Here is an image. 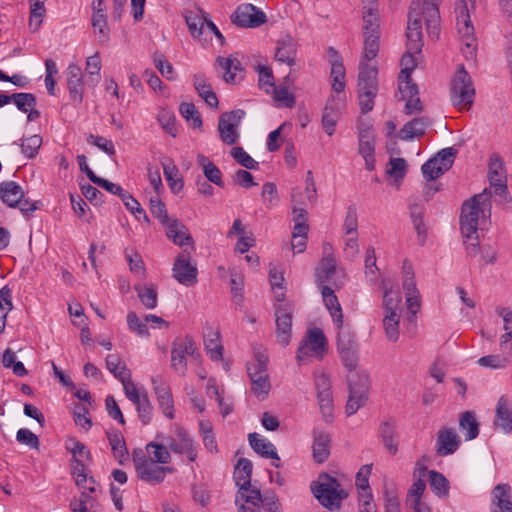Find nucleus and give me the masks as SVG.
Segmentation results:
<instances>
[{
  "mask_svg": "<svg viewBox=\"0 0 512 512\" xmlns=\"http://www.w3.org/2000/svg\"><path fill=\"white\" fill-rule=\"evenodd\" d=\"M421 14H424L429 35L438 37L440 32V16L437 3L433 0H424L423 3L419 0L412 1L406 31L407 51L401 59L402 68L398 76L399 83L412 81L411 73L417 66V59L414 55L420 53L423 47Z\"/></svg>",
  "mask_w": 512,
  "mask_h": 512,
  "instance_id": "obj_1",
  "label": "nucleus"
},
{
  "mask_svg": "<svg viewBox=\"0 0 512 512\" xmlns=\"http://www.w3.org/2000/svg\"><path fill=\"white\" fill-rule=\"evenodd\" d=\"M491 192L484 189L462 205L460 229L465 238L466 252L475 257L479 254L478 229H483L491 216Z\"/></svg>",
  "mask_w": 512,
  "mask_h": 512,
  "instance_id": "obj_2",
  "label": "nucleus"
},
{
  "mask_svg": "<svg viewBox=\"0 0 512 512\" xmlns=\"http://www.w3.org/2000/svg\"><path fill=\"white\" fill-rule=\"evenodd\" d=\"M383 290L384 318L383 327L389 341L396 342L399 339V324L402 313V296L398 290H394V283L390 279L381 281Z\"/></svg>",
  "mask_w": 512,
  "mask_h": 512,
  "instance_id": "obj_3",
  "label": "nucleus"
},
{
  "mask_svg": "<svg viewBox=\"0 0 512 512\" xmlns=\"http://www.w3.org/2000/svg\"><path fill=\"white\" fill-rule=\"evenodd\" d=\"M311 493L319 503L330 511L339 510L347 492L339 481L327 473H320L310 485Z\"/></svg>",
  "mask_w": 512,
  "mask_h": 512,
  "instance_id": "obj_4",
  "label": "nucleus"
},
{
  "mask_svg": "<svg viewBox=\"0 0 512 512\" xmlns=\"http://www.w3.org/2000/svg\"><path fill=\"white\" fill-rule=\"evenodd\" d=\"M476 0H458L455 5L456 27L462 41V53L466 59H474L477 42L474 27L470 19V11L475 9Z\"/></svg>",
  "mask_w": 512,
  "mask_h": 512,
  "instance_id": "obj_5",
  "label": "nucleus"
},
{
  "mask_svg": "<svg viewBox=\"0 0 512 512\" xmlns=\"http://www.w3.org/2000/svg\"><path fill=\"white\" fill-rule=\"evenodd\" d=\"M254 361L247 364V373L250 378L251 391L260 400H265L271 390L269 374L267 372L268 355L262 346H254Z\"/></svg>",
  "mask_w": 512,
  "mask_h": 512,
  "instance_id": "obj_6",
  "label": "nucleus"
},
{
  "mask_svg": "<svg viewBox=\"0 0 512 512\" xmlns=\"http://www.w3.org/2000/svg\"><path fill=\"white\" fill-rule=\"evenodd\" d=\"M378 69L374 65L360 62L358 74V100L362 113L370 112L378 93Z\"/></svg>",
  "mask_w": 512,
  "mask_h": 512,
  "instance_id": "obj_7",
  "label": "nucleus"
},
{
  "mask_svg": "<svg viewBox=\"0 0 512 512\" xmlns=\"http://www.w3.org/2000/svg\"><path fill=\"white\" fill-rule=\"evenodd\" d=\"M252 462L247 458H240L234 469V480L238 487L235 503L237 507L243 502H250L260 499V490L251 484Z\"/></svg>",
  "mask_w": 512,
  "mask_h": 512,
  "instance_id": "obj_8",
  "label": "nucleus"
},
{
  "mask_svg": "<svg viewBox=\"0 0 512 512\" xmlns=\"http://www.w3.org/2000/svg\"><path fill=\"white\" fill-rule=\"evenodd\" d=\"M132 459L137 476L150 484H159L164 481L167 473H172L173 468L160 466L155 461L148 459L142 449H134Z\"/></svg>",
  "mask_w": 512,
  "mask_h": 512,
  "instance_id": "obj_9",
  "label": "nucleus"
},
{
  "mask_svg": "<svg viewBox=\"0 0 512 512\" xmlns=\"http://www.w3.org/2000/svg\"><path fill=\"white\" fill-rule=\"evenodd\" d=\"M475 88L463 65L457 69L451 83V100L459 109H469L474 100Z\"/></svg>",
  "mask_w": 512,
  "mask_h": 512,
  "instance_id": "obj_10",
  "label": "nucleus"
},
{
  "mask_svg": "<svg viewBox=\"0 0 512 512\" xmlns=\"http://www.w3.org/2000/svg\"><path fill=\"white\" fill-rule=\"evenodd\" d=\"M349 397L345 407L348 416L355 414L366 402L369 377L366 373L348 375Z\"/></svg>",
  "mask_w": 512,
  "mask_h": 512,
  "instance_id": "obj_11",
  "label": "nucleus"
},
{
  "mask_svg": "<svg viewBox=\"0 0 512 512\" xmlns=\"http://www.w3.org/2000/svg\"><path fill=\"white\" fill-rule=\"evenodd\" d=\"M245 116V111L236 109L224 112L218 119L217 130L221 141L227 145H234L239 141V126Z\"/></svg>",
  "mask_w": 512,
  "mask_h": 512,
  "instance_id": "obj_12",
  "label": "nucleus"
},
{
  "mask_svg": "<svg viewBox=\"0 0 512 512\" xmlns=\"http://www.w3.org/2000/svg\"><path fill=\"white\" fill-rule=\"evenodd\" d=\"M489 192L508 201L507 175L503 159L498 154H492L488 163Z\"/></svg>",
  "mask_w": 512,
  "mask_h": 512,
  "instance_id": "obj_13",
  "label": "nucleus"
},
{
  "mask_svg": "<svg viewBox=\"0 0 512 512\" xmlns=\"http://www.w3.org/2000/svg\"><path fill=\"white\" fill-rule=\"evenodd\" d=\"M454 157V148L449 147L442 149L422 165L421 170L424 178L428 182L439 178L452 167Z\"/></svg>",
  "mask_w": 512,
  "mask_h": 512,
  "instance_id": "obj_14",
  "label": "nucleus"
},
{
  "mask_svg": "<svg viewBox=\"0 0 512 512\" xmlns=\"http://www.w3.org/2000/svg\"><path fill=\"white\" fill-rule=\"evenodd\" d=\"M196 353V346L190 336L176 338L172 343L171 366L182 375L187 370V356H193Z\"/></svg>",
  "mask_w": 512,
  "mask_h": 512,
  "instance_id": "obj_15",
  "label": "nucleus"
},
{
  "mask_svg": "<svg viewBox=\"0 0 512 512\" xmlns=\"http://www.w3.org/2000/svg\"><path fill=\"white\" fill-rule=\"evenodd\" d=\"M231 21L238 27L255 28L266 22V15L254 5L245 3L236 8L231 15Z\"/></svg>",
  "mask_w": 512,
  "mask_h": 512,
  "instance_id": "obj_16",
  "label": "nucleus"
},
{
  "mask_svg": "<svg viewBox=\"0 0 512 512\" xmlns=\"http://www.w3.org/2000/svg\"><path fill=\"white\" fill-rule=\"evenodd\" d=\"M126 397L135 405L140 421L147 425L153 415V406L144 389H139L135 384H129L124 391Z\"/></svg>",
  "mask_w": 512,
  "mask_h": 512,
  "instance_id": "obj_17",
  "label": "nucleus"
},
{
  "mask_svg": "<svg viewBox=\"0 0 512 512\" xmlns=\"http://www.w3.org/2000/svg\"><path fill=\"white\" fill-rule=\"evenodd\" d=\"M173 277L187 287L197 283V267L191 263V256L187 253L180 254L172 268Z\"/></svg>",
  "mask_w": 512,
  "mask_h": 512,
  "instance_id": "obj_18",
  "label": "nucleus"
},
{
  "mask_svg": "<svg viewBox=\"0 0 512 512\" xmlns=\"http://www.w3.org/2000/svg\"><path fill=\"white\" fill-rule=\"evenodd\" d=\"M166 444L171 451L177 454H185L192 462L197 458L194 442L183 428L178 427L175 437H168Z\"/></svg>",
  "mask_w": 512,
  "mask_h": 512,
  "instance_id": "obj_19",
  "label": "nucleus"
},
{
  "mask_svg": "<svg viewBox=\"0 0 512 512\" xmlns=\"http://www.w3.org/2000/svg\"><path fill=\"white\" fill-rule=\"evenodd\" d=\"M151 381L159 408L167 418L173 419L174 401L169 385L160 376L152 377Z\"/></svg>",
  "mask_w": 512,
  "mask_h": 512,
  "instance_id": "obj_20",
  "label": "nucleus"
},
{
  "mask_svg": "<svg viewBox=\"0 0 512 512\" xmlns=\"http://www.w3.org/2000/svg\"><path fill=\"white\" fill-rule=\"evenodd\" d=\"M282 512V505L278 497L274 493L265 494L260 493V499L253 501V504L243 502L238 507V512Z\"/></svg>",
  "mask_w": 512,
  "mask_h": 512,
  "instance_id": "obj_21",
  "label": "nucleus"
},
{
  "mask_svg": "<svg viewBox=\"0 0 512 512\" xmlns=\"http://www.w3.org/2000/svg\"><path fill=\"white\" fill-rule=\"evenodd\" d=\"M401 100H405V113L412 115L419 113L423 110V105L419 98V91L417 85L413 81H406L405 83H399L398 86Z\"/></svg>",
  "mask_w": 512,
  "mask_h": 512,
  "instance_id": "obj_22",
  "label": "nucleus"
},
{
  "mask_svg": "<svg viewBox=\"0 0 512 512\" xmlns=\"http://www.w3.org/2000/svg\"><path fill=\"white\" fill-rule=\"evenodd\" d=\"M491 512H512V495L509 484L496 485L491 492Z\"/></svg>",
  "mask_w": 512,
  "mask_h": 512,
  "instance_id": "obj_23",
  "label": "nucleus"
},
{
  "mask_svg": "<svg viewBox=\"0 0 512 512\" xmlns=\"http://www.w3.org/2000/svg\"><path fill=\"white\" fill-rule=\"evenodd\" d=\"M459 445L460 438L452 428L444 427L438 431L435 449L439 456L453 454Z\"/></svg>",
  "mask_w": 512,
  "mask_h": 512,
  "instance_id": "obj_24",
  "label": "nucleus"
},
{
  "mask_svg": "<svg viewBox=\"0 0 512 512\" xmlns=\"http://www.w3.org/2000/svg\"><path fill=\"white\" fill-rule=\"evenodd\" d=\"M292 332V314L285 307L276 308V338L282 346L290 343Z\"/></svg>",
  "mask_w": 512,
  "mask_h": 512,
  "instance_id": "obj_25",
  "label": "nucleus"
},
{
  "mask_svg": "<svg viewBox=\"0 0 512 512\" xmlns=\"http://www.w3.org/2000/svg\"><path fill=\"white\" fill-rule=\"evenodd\" d=\"M297 42L290 35L281 37L275 47V59L288 66L296 64Z\"/></svg>",
  "mask_w": 512,
  "mask_h": 512,
  "instance_id": "obj_26",
  "label": "nucleus"
},
{
  "mask_svg": "<svg viewBox=\"0 0 512 512\" xmlns=\"http://www.w3.org/2000/svg\"><path fill=\"white\" fill-rule=\"evenodd\" d=\"M67 87L73 101L80 103L83 99V75L77 64H70L66 69Z\"/></svg>",
  "mask_w": 512,
  "mask_h": 512,
  "instance_id": "obj_27",
  "label": "nucleus"
},
{
  "mask_svg": "<svg viewBox=\"0 0 512 512\" xmlns=\"http://www.w3.org/2000/svg\"><path fill=\"white\" fill-rule=\"evenodd\" d=\"M494 426L506 434L512 431V405L506 396H501L497 402Z\"/></svg>",
  "mask_w": 512,
  "mask_h": 512,
  "instance_id": "obj_28",
  "label": "nucleus"
},
{
  "mask_svg": "<svg viewBox=\"0 0 512 512\" xmlns=\"http://www.w3.org/2000/svg\"><path fill=\"white\" fill-rule=\"evenodd\" d=\"M331 62L332 89L336 93H341L345 89V68L338 52L330 47L328 49Z\"/></svg>",
  "mask_w": 512,
  "mask_h": 512,
  "instance_id": "obj_29",
  "label": "nucleus"
},
{
  "mask_svg": "<svg viewBox=\"0 0 512 512\" xmlns=\"http://www.w3.org/2000/svg\"><path fill=\"white\" fill-rule=\"evenodd\" d=\"M341 98H330L323 111L322 126L327 135L332 136L335 132V126L340 116Z\"/></svg>",
  "mask_w": 512,
  "mask_h": 512,
  "instance_id": "obj_30",
  "label": "nucleus"
},
{
  "mask_svg": "<svg viewBox=\"0 0 512 512\" xmlns=\"http://www.w3.org/2000/svg\"><path fill=\"white\" fill-rule=\"evenodd\" d=\"M105 362L106 368L109 372H111L122 383L124 391L129 384H134L131 380L130 370L118 355H108Z\"/></svg>",
  "mask_w": 512,
  "mask_h": 512,
  "instance_id": "obj_31",
  "label": "nucleus"
},
{
  "mask_svg": "<svg viewBox=\"0 0 512 512\" xmlns=\"http://www.w3.org/2000/svg\"><path fill=\"white\" fill-rule=\"evenodd\" d=\"M430 121L426 117H416L403 125L399 131V138L404 141L419 138L425 134Z\"/></svg>",
  "mask_w": 512,
  "mask_h": 512,
  "instance_id": "obj_32",
  "label": "nucleus"
},
{
  "mask_svg": "<svg viewBox=\"0 0 512 512\" xmlns=\"http://www.w3.org/2000/svg\"><path fill=\"white\" fill-rule=\"evenodd\" d=\"M24 197L22 187L15 181H5L0 184V199L10 208H16Z\"/></svg>",
  "mask_w": 512,
  "mask_h": 512,
  "instance_id": "obj_33",
  "label": "nucleus"
},
{
  "mask_svg": "<svg viewBox=\"0 0 512 512\" xmlns=\"http://www.w3.org/2000/svg\"><path fill=\"white\" fill-rule=\"evenodd\" d=\"M193 86L198 95L205 101L211 108L218 107V98L213 91L211 84L203 74H195L193 76Z\"/></svg>",
  "mask_w": 512,
  "mask_h": 512,
  "instance_id": "obj_34",
  "label": "nucleus"
},
{
  "mask_svg": "<svg viewBox=\"0 0 512 512\" xmlns=\"http://www.w3.org/2000/svg\"><path fill=\"white\" fill-rule=\"evenodd\" d=\"M248 440L250 446L256 453L260 454L264 458H271L273 460L279 461V456L272 442L260 437V435L257 433H250L248 435Z\"/></svg>",
  "mask_w": 512,
  "mask_h": 512,
  "instance_id": "obj_35",
  "label": "nucleus"
},
{
  "mask_svg": "<svg viewBox=\"0 0 512 512\" xmlns=\"http://www.w3.org/2000/svg\"><path fill=\"white\" fill-rule=\"evenodd\" d=\"M321 294L323 297L324 304L336 325H341L343 322V314L340 303L334 291L329 287L322 285Z\"/></svg>",
  "mask_w": 512,
  "mask_h": 512,
  "instance_id": "obj_36",
  "label": "nucleus"
},
{
  "mask_svg": "<svg viewBox=\"0 0 512 512\" xmlns=\"http://www.w3.org/2000/svg\"><path fill=\"white\" fill-rule=\"evenodd\" d=\"M112 453L119 464H124L129 459L128 449L122 434L117 430L106 432Z\"/></svg>",
  "mask_w": 512,
  "mask_h": 512,
  "instance_id": "obj_37",
  "label": "nucleus"
},
{
  "mask_svg": "<svg viewBox=\"0 0 512 512\" xmlns=\"http://www.w3.org/2000/svg\"><path fill=\"white\" fill-rule=\"evenodd\" d=\"M363 35L380 34V17L377 5L371 3L363 10Z\"/></svg>",
  "mask_w": 512,
  "mask_h": 512,
  "instance_id": "obj_38",
  "label": "nucleus"
},
{
  "mask_svg": "<svg viewBox=\"0 0 512 512\" xmlns=\"http://www.w3.org/2000/svg\"><path fill=\"white\" fill-rule=\"evenodd\" d=\"M204 345L207 354L212 360H222L223 346L220 342V332L217 329H209L204 336Z\"/></svg>",
  "mask_w": 512,
  "mask_h": 512,
  "instance_id": "obj_39",
  "label": "nucleus"
},
{
  "mask_svg": "<svg viewBox=\"0 0 512 512\" xmlns=\"http://www.w3.org/2000/svg\"><path fill=\"white\" fill-rule=\"evenodd\" d=\"M459 428L466 441L475 439L479 435V422L474 412L466 411L459 418Z\"/></svg>",
  "mask_w": 512,
  "mask_h": 512,
  "instance_id": "obj_40",
  "label": "nucleus"
},
{
  "mask_svg": "<svg viewBox=\"0 0 512 512\" xmlns=\"http://www.w3.org/2000/svg\"><path fill=\"white\" fill-rule=\"evenodd\" d=\"M216 64L224 70L223 79L227 83L237 82V72L243 70L241 62L237 58L218 57Z\"/></svg>",
  "mask_w": 512,
  "mask_h": 512,
  "instance_id": "obj_41",
  "label": "nucleus"
},
{
  "mask_svg": "<svg viewBox=\"0 0 512 512\" xmlns=\"http://www.w3.org/2000/svg\"><path fill=\"white\" fill-rule=\"evenodd\" d=\"M331 438L328 434L320 432L315 434L313 443V458L317 463L325 462L330 455Z\"/></svg>",
  "mask_w": 512,
  "mask_h": 512,
  "instance_id": "obj_42",
  "label": "nucleus"
},
{
  "mask_svg": "<svg viewBox=\"0 0 512 512\" xmlns=\"http://www.w3.org/2000/svg\"><path fill=\"white\" fill-rule=\"evenodd\" d=\"M311 348V351L317 357H322L327 348V341L323 331L320 328H313L308 331L304 339Z\"/></svg>",
  "mask_w": 512,
  "mask_h": 512,
  "instance_id": "obj_43",
  "label": "nucleus"
},
{
  "mask_svg": "<svg viewBox=\"0 0 512 512\" xmlns=\"http://www.w3.org/2000/svg\"><path fill=\"white\" fill-rule=\"evenodd\" d=\"M429 484L433 493L439 498H446L449 495L450 483L448 479L440 472L430 470Z\"/></svg>",
  "mask_w": 512,
  "mask_h": 512,
  "instance_id": "obj_44",
  "label": "nucleus"
},
{
  "mask_svg": "<svg viewBox=\"0 0 512 512\" xmlns=\"http://www.w3.org/2000/svg\"><path fill=\"white\" fill-rule=\"evenodd\" d=\"M148 459L155 461L158 464H168L171 460V455L167 445H162L156 442H150L146 445L145 451Z\"/></svg>",
  "mask_w": 512,
  "mask_h": 512,
  "instance_id": "obj_45",
  "label": "nucleus"
},
{
  "mask_svg": "<svg viewBox=\"0 0 512 512\" xmlns=\"http://www.w3.org/2000/svg\"><path fill=\"white\" fill-rule=\"evenodd\" d=\"M338 333H337V349H354L357 348L356 339L354 332L351 331L349 327L343 326V322L341 325H337Z\"/></svg>",
  "mask_w": 512,
  "mask_h": 512,
  "instance_id": "obj_46",
  "label": "nucleus"
},
{
  "mask_svg": "<svg viewBox=\"0 0 512 512\" xmlns=\"http://www.w3.org/2000/svg\"><path fill=\"white\" fill-rule=\"evenodd\" d=\"M335 273V260L332 257L323 258L316 268V281L322 286L324 282L329 280Z\"/></svg>",
  "mask_w": 512,
  "mask_h": 512,
  "instance_id": "obj_47",
  "label": "nucleus"
},
{
  "mask_svg": "<svg viewBox=\"0 0 512 512\" xmlns=\"http://www.w3.org/2000/svg\"><path fill=\"white\" fill-rule=\"evenodd\" d=\"M512 359V348H509V352L505 356L500 355H487L483 356L478 360V364L483 367H489L493 369L504 368L510 363Z\"/></svg>",
  "mask_w": 512,
  "mask_h": 512,
  "instance_id": "obj_48",
  "label": "nucleus"
},
{
  "mask_svg": "<svg viewBox=\"0 0 512 512\" xmlns=\"http://www.w3.org/2000/svg\"><path fill=\"white\" fill-rule=\"evenodd\" d=\"M157 120L162 127V129L171 135L172 137H176L177 135V127H176V118L172 111L162 108L160 109Z\"/></svg>",
  "mask_w": 512,
  "mask_h": 512,
  "instance_id": "obj_49",
  "label": "nucleus"
},
{
  "mask_svg": "<svg viewBox=\"0 0 512 512\" xmlns=\"http://www.w3.org/2000/svg\"><path fill=\"white\" fill-rule=\"evenodd\" d=\"M381 438L387 450L395 455L398 451V442L396 440L395 427L390 423H384L381 426Z\"/></svg>",
  "mask_w": 512,
  "mask_h": 512,
  "instance_id": "obj_50",
  "label": "nucleus"
},
{
  "mask_svg": "<svg viewBox=\"0 0 512 512\" xmlns=\"http://www.w3.org/2000/svg\"><path fill=\"white\" fill-rule=\"evenodd\" d=\"M364 37V49H363V60L361 62L373 60L379 51V39L380 34H369L363 35Z\"/></svg>",
  "mask_w": 512,
  "mask_h": 512,
  "instance_id": "obj_51",
  "label": "nucleus"
},
{
  "mask_svg": "<svg viewBox=\"0 0 512 512\" xmlns=\"http://www.w3.org/2000/svg\"><path fill=\"white\" fill-rule=\"evenodd\" d=\"M402 275V286L405 291V296L418 294L419 291L416 288L413 267L407 260L403 262Z\"/></svg>",
  "mask_w": 512,
  "mask_h": 512,
  "instance_id": "obj_52",
  "label": "nucleus"
},
{
  "mask_svg": "<svg viewBox=\"0 0 512 512\" xmlns=\"http://www.w3.org/2000/svg\"><path fill=\"white\" fill-rule=\"evenodd\" d=\"M135 290L141 303L147 309H154L157 306V291L153 286H139L135 287Z\"/></svg>",
  "mask_w": 512,
  "mask_h": 512,
  "instance_id": "obj_53",
  "label": "nucleus"
},
{
  "mask_svg": "<svg viewBox=\"0 0 512 512\" xmlns=\"http://www.w3.org/2000/svg\"><path fill=\"white\" fill-rule=\"evenodd\" d=\"M163 165V173L165 179L167 180L171 190L174 192H178L183 187V182L180 178H178L179 171L177 167L172 163H162Z\"/></svg>",
  "mask_w": 512,
  "mask_h": 512,
  "instance_id": "obj_54",
  "label": "nucleus"
},
{
  "mask_svg": "<svg viewBox=\"0 0 512 512\" xmlns=\"http://www.w3.org/2000/svg\"><path fill=\"white\" fill-rule=\"evenodd\" d=\"M371 474V465H363L356 474L355 485L359 490L360 497H365L370 493L369 476Z\"/></svg>",
  "mask_w": 512,
  "mask_h": 512,
  "instance_id": "obj_55",
  "label": "nucleus"
},
{
  "mask_svg": "<svg viewBox=\"0 0 512 512\" xmlns=\"http://www.w3.org/2000/svg\"><path fill=\"white\" fill-rule=\"evenodd\" d=\"M207 18L199 16L197 14H189L186 16V23L190 33L193 37L198 38L205 33L206 24L208 23Z\"/></svg>",
  "mask_w": 512,
  "mask_h": 512,
  "instance_id": "obj_56",
  "label": "nucleus"
},
{
  "mask_svg": "<svg viewBox=\"0 0 512 512\" xmlns=\"http://www.w3.org/2000/svg\"><path fill=\"white\" fill-rule=\"evenodd\" d=\"M269 279L271 283L272 290L274 292L275 298L277 301L281 302L284 300V276L281 272H279L275 267L271 268L269 271Z\"/></svg>",
  "mask_w": 512,
  "mask_h": 512,
  "instance_id": "obj_57",
  "label": "nucleus"
},
{
  "mask_svg": "<svg viewBox=\"0 0 512 512\" xmlns=\"http://www.w3.org/2000/svg\"><path fill=\"white\" fill-rule=\"evenodd\" d=\"M407 163L403 158H392L387 165V174L396 182L402 181L406 174Z\"/></svg>",
  "mask_w": 512,
  "mask_h": 512,
  "instance_id": "obj_58",
  "label": "nucleus"
},
{
  "mask_svg": "<svg viewBox=\"0 0 512 512\" xmlns=\"http://www.w3.org/2000/svg\"><path fill=\"white\" fill-rule=\"evenodd\" d=\"M231 156L246 169H257L259 163L254 160L242 147H233L231 149Z\"/></svg>",
  "mask_w": 512,
  "mask_h": 512,
  "instance_id": "obj_59",
  "label": "nucleus"
},
{
  "mask_svg": "<svg viewBox=\"0 0 512 512\" xmlns=\"http://www.w3.org/2000/svg\"><path fill=\"white\" fill-rule=\"evenodd\" d=\"M179 110L183 118L187 121H191L192 127L200 128L202 126V119L193 103H181Z\"/></svg>",
  "mask_w": 512,
  "mask_h": 512,
  "instance_id": "obj_60",
  "label": "nucleus"
},
{
  "mask_svg": "<svg viewBox=\"0 0 512 512\" xmlns=\"http://www.w3.org/2000/svg\"><path fill=\"white\" fill-rule=\"evenodd\" d=\"M146 323L147 322H145V320H140L135 312L131 311L127 314V325L129 330L140 337L148 338L150 336Z\"/></svg>",
  "mask_w": 512,
  "mask_h": 512,
  "instance_id": "obj_61",
  "label": "nucleus"
},
{
  "mask_svg": "<svg viewBox=\"0 0 512 512\" xmlns=\"http://www.w3.org/2000/svg\"><path fill=\"white\" fill-rule=\"evenodd\" d=\"M42 144V138L39 135H32L22 140L21 151L28 158H34Z\"/></svg>",
  "mask_w": 512,
  "mask_h": 512,
  "instance_id": "obj_62",
  "label": "nucleus"
},
{
  "mask_svg": "<svg viewBox=\"0 0 512 512\" xmlns=\"http://www.w3.org/2000/svg\"><path fill=\"white\" fill-rule=\"evenodd\" d=\"M11 102H14L17 108L22 112H28L30 108L36 106V98L31 93H14Z\"/></svg>",
  "mask_w": 512,
  "mask_h": 512,
  "instance_id": "obj_63",
  "label": "nucleus"
},
{
  "mask_svg": "<svg viewBox=\"0 0 512 512\" xmlns=\"http://www.w3.org/2000/svg\"><path fill=\"white\" fill-rule=\"evenodd\" d=\"M496 313L503 319L504 330L506 333L502 335V344L512 340V310L507 307H497Z\"/></svg>",
  "mask_w": 512,
  "mask_h": 512,
  "instance_id": "obj_64",
  "label": "nucleus"
}]
</instances>
